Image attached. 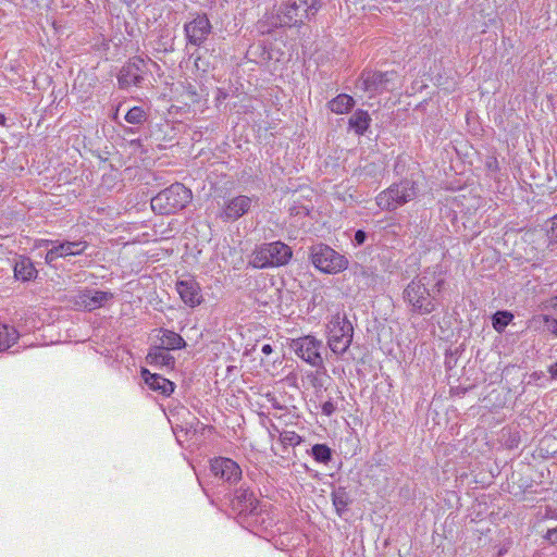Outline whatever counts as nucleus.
<instances>
[{
	"label": "nucleus",
	"mask_w": 557,
	"mask_h": 557,
	"mask_svg": "<svg viewBox=\"0 0 557 557\" xmlns=\"http://www.w3.org/2000/svg\"><path fill=\"white\" fill-rule=\"evenodd\" d=\"M187 44L201 47L212 32V25L207 15H197L184 26Z\"/></svg>",
	"instance_id": "nucleus-12"
},
{
	"label": "nucleus",
	"mask_w": 557,
	"mask_h": 557,
	"mask_svg": "<svg viewBox=\"0 0 557 557\" xmlns=\"http://www.w3.org/2000/svg\"><path fill=\"white\" fill-rule=\"evenodd\" d=\"M397 73L394 71L387 72H363L357 83V88L369 92L371 95L382 94L395 88V81Z\"/></svg>",
	"instance_id": "nucleus-8"
},
{
	"label": "nucleus",
	"mask_w": 557,
	"mask_h": 557,
	"mask_svg": "<svg viewBox=\"0 0 557 557\" xmlns=\"http://www.w3.org/2000/svg\"><path fill=\"white\" fill-rule=\"evenodd\" d=\"M550 306H552V308L557 312V296H555L554 298H552V300H550Z\"/></svg>",
	"instance_id": "nucleus-42"
},
{
	"label": "nucleus",
	"mask_w": 557,
	"mask_h": 557,
	"mask_svg": "<svg viewBox=\"0 0 557 557\" xmlns=\"http://www.w3.org/2000/svg\"><path fill=\"white\" fill-rule=\"evenodd\" d=\"M322 341L307 335L292 339L289 348L304 361L312 367H322L323 358L320 354Z\"/></svg>",
	"instance_id": "nucleus-9"
},
{
	"label": "nucleus",
	"mask_w": 557,
	"mask_h": 557,
	"mask_svg": "<svg viewBox=\"0 0 557 557\" xmlns=\"http://www.w3.org/2000/svg\"><path fill=\"white\" fill-rule=\"evenodd\" d=\"M190 58H194V65L197 71L206 73L210 67V63L205 60L199 53H191Z\"/></svg>",
	"instance_id": "nucleus-32"
},
{
	"label": "nucleus",
	"mask_w": 557,
	"mask_h": 557,
	"mask_svg": "<svg viewBox=\"0 0 557 557\" xmlns=\"http://www.w3.org/2000/svg\"><path fill=\"white\" fill-rule=\"evenodd\" d=\"M367 239V234L366 232L361 231V230H358L356 233H355V237H354V240L356 243V245H362Z\"/></svg>",
	"instance_id": "nucleus-37"
},
{
	"label": "nucleus",
	"mask_w": 557,
	"mask_h": 557,
	"mask_svg": "<svg viewBox=\"0 0 557 557\" xmlns=\"http://www.w3.org/2000/svg\"><path fill=\"white\" fill-rule=\"evenodd\" d=\"M146 73V61L139 57H134L121 69L117 76L119 85L121 88L139 86Z\"/></svg>",
	"instance_id": "nucleus-10"
},
{
	"label": "nucleus",
	"mask_w": 557,
	"mask_h": 557,
	"mask_svg": "<svg viewBox=\"0 0 557 557\" xmlns=\"http://www.w3.org/2000/svg\"><path fill=\"white\" fill-rule=\"evenodd\" d=\"M545 539L552 543H557V528L549 529L545 535Z\"/></svg>",
	"instance_id": "nucleus-38"
},
{
	"label": "nucleus",
	"mask_w": 557,
	"mask_h": 557,
	"mask_svg": "<svg viewBox=\"0 0 557 557\" xmlns=\"http://www.w3.org/2000/svg\"><path fill=\"white\" fill-rule=\"evenodd\" d=\"M546 235L548 238L547 248L554 250L557 246V215L553 216L548 223L546 228Z\"/></svg>",
	"instance_id": "nucleus-29"
},
{
	"label": "nucleus",
	"mask_w": 557,
	"mask_h": 557,
	"mask_svg": "<svg viewBox=\"0 0 557 557\" xmlns=\"http://www.w3.org/2000/svg\"><path fill=\"white\" fill-rule=\"evenodd\" d=\"M210 469L215 478L228 483H235L242 478L240 467L230 458L218 457L212 459Z\"/></svg>",
	"instance_id": "nucleus-13"
},
{
	"label": "nucleus",
	"mask_w": 557,
	"mask_h": 557,
	"mask_svg": "<svg viewBox=\"0 0 557 557\" xmlns=\"http://www.w3.org/2000/svg\"><path fill=\"white\" fill-rule=\"evenodd\" d=\"M312 456L315 461L327 463L332 459V451L330 447L324 444H315L311 448Z\"/></svg>",
	"instance_id": "nucleus-26"
},
{
	"label": "nucleus",
	"mask_w": 557,
	"mask_h": 557,
	"mask_svg": "<svg viewBox=\"0 0 557 557\" xmlns=\"http://www.w3.org/2000/svg\"><path fill=\"white\" fill-rule=\"evenodd\" d=\"M5 121V117L2 113H0V124H2Z\"/></svg>",
	"instance_id": "nucleus-43"
},
{
	"label": "nucleus",
	"mask_w": 557,
	"mask_h": 557,
	"mask_svg": "<svg viewBox=\"0 0 557 557\" xmlns=\"http://www.w3.org/2000/svg\"><path fill=\"white\" fill-rule=\"evenodd\" d=\"M113 298V294L103 290L84 289L75 297V305L88 311L103 307Z\"/></svg>",
	"instance_id": "nucleus-14"
},
{
	"label": "nucleus",
	"mask_w": 557,
	"mask_h": 557,
	"mask_svg": "<svg viewBox=\"0 0 557 557\" xmlns=\"http://www.w3.org/2000/svg\"><path fill=\"white\" fill-rule=\"evenodd\" d=\"M333 505L338 515H342L349 504V496L344 491H337L332 494Z\"/></svg>",
	"instance_id": "nucleus-28"
},
{
	"label": "nucleus",
	"mask_w": 557,
	"mask_h": 557,
	"mask_svg": "<svg viewBox=\"0 0 557 557\" xmlns=\"http://www.w3.org/2000/svg\"><path fill=\"white\" fill-rule=\"evenodd\" d=\"M512 318L513 315L508 311H497L493 315V327L500 333L509 324Z\"/></svg>",
	"instance_id": "nucleus-27"
},
{
	"label": "nucleus",
	"mask_w": 557,
	"mask_h": 557,
	"mask_svg": "<svg viewBox=\"0 0 557 557\" xmlns=\"http://www.w3.org/2000/svg\"><path fill=\"white\" fill-rule=\"evenodd\" d=\"M544 321L547 326V330L550 331L553 334L557 335V320L550 318L549 315H544Z\"/></svg>",
	"instance_id": "nucleus-35"
},
{
	"label": "nucleus",
	"mask_w": 557,
	"mask_h": 557,
	"mask_svg": "<svg viewBox=\"0 0 557 557\" xmlns=\"http://www.w3.org/2000/svg\"><path fill=\"white\" fill-rule=\"evenodd\" d=\"M302 438L294 431H283L280 433V442L284 447H295L301 443Z\"/></svg>",
	"instance_id": "nucleus-30"
},
{
	"label": "nucleus",
	"mask_w": 557,
	"mask_h": 557,
	"mask_svg": "<svg viewBox=\"0 0 557 557\" xmlns=\"http://www.w3.org/2000/svg\"><path fill=\"white\" fill-rule=\"evenodd\" d=\"M88 248V243L85 240H54L46 256L45 261L47 264L52 265L59 258L81 256Z\"/></svg>",
	"instance_id": "nucleus-11"
},
{
	"label": "nucleus",
	"mask_w": 557,
	"mask_h": 557,
	"mask_svg": "<svg viewBox=\"0 0 557 557\" xmlns=\"http://www.w3.org/2000/svg\"><path fill=\"white\" fill-rule=\"evenodd\" d=\"M147 361L150 366L164 367L174 369L175 358L164 349V347L156 346L150 349L147 355Z\"/></svg>",
	"instance_id": "nucleus-18"
},
{
	"label": "nucleus",
	"mask_w": 557,
	"mask_h": 557,
	"mask_svg": "<svg viewBox=\"0 0 557 557\" xmlns=\"http://www.w3.org/2000/svg\"><path fill=\"white\" fill-rule=\"evenodd\" d=\"M548 372L550 373V376L553 379H556L557 377V362H555L554 364H552L548 369Z\"/></svg>",
	"instance_id": "nucleus-40"
},
{
	"label": "nucleus",
	"mask_w": 557,
	"mask_h": 557,
	"mask_svg": "<svg viewBox=\"0 0 557 557\" xmlns=\"http://www.w3.org/2000/svg\"><path fill=\"white\" fill-rule=\"evenodd\" d=\"M252 205V199L248 196L239 195L225 202L219 216L224 221H236L246 214Z\"/></svg>",
	"instance_id": "nucleus-15"
},
{
	"label": "nucleus",
	"mask_w": 557,
	"mask_h": 557,
	"mask_svg": "<svg viewBox=\"0 0 557 557\" xmlns=\"http://www.w3.org/2000/svg\"><path fill=\"white\" fill-rule=\"evenodd\" d=\"M292 257L293 250L287 244L263 243L253 249L248 264L255 269L278 268L286 265Z\"/></svg>",
	"instance_id": "nucleus-2"
},
{
	"label": "nucleus",
	"mask_w": 557,
	"mask_h": 557,
	"mask_svg": "<svg viewBox=\"0 0 557 557\" xmlns=\"http://www.w3.org/2000/svg\"><path fill=\"white\" fill-rule=\"evenodd\" d=\"M125 120L131 124H141L146 120V113L140 107H133L127 111Z\"/></svg>",
	"instance_id": "nucleus-31"
},
{
	"label": "nucleus",
	"mask_w": 557,
	"mask_h": 557,
	"mask_svg": "<svg viewBox=\"0 0 557 557\" xmlns=\"http://www.w3.org/2000/svg\"><path fill=\"white\" fill-rule=\"evenodd\" d=\"M261 351L264 354V355H270L273 349H272V346L270 344H264L261 348Z\"/></svg>",
	"instance_id": "nucleus-41"
},
{
	"label": "nucleus",
	"mask_w": 557,
	"mask_h": 557,
	"mask_svg": "<svg viewBox=\"0 0 557 557\" xmlns=\"http://www.w3.org/2000/svg\"><path fill=\"white\" fill-rule=\"evenodd\" d=\"M275 27H281L280 20L277 22H272L271 24L264 20H261L257 23V30L262 35L270 34Z\"/></svg>",
	"instance_id": "nucleus-33"
},
{
	"label": "nucleus",
	"mask_w": 557,
	"mask_h": 557,
	"mask_svg": "<svg viewBox=\"0 0 557 557\" xmlns=\"http://www.w3.org/2000/svg\"><path fill=\"white\" fill-rule=\"evenodd\" d=\"M141 376L152 391L159 392L164 396H170L174 392V383L159 374L150 373L147 369H143Z\"/></svg>",
	"instance_id": "nucleus-17"
},
{
	"label": "nucleus",
	"mask_w": 557,
	"mask_h": 557,
	"mask_svg": "<svg viewBox=\"0 0 557 557\" xmlns=\"http://www.w3.org/2000/svg\"><path fill=\"white\" fill-rule=\"evenodd\" d=\"M14 275L18 280L30 281L36 277L37 270L29 258L20 257L14 265Z\"/></svg>",
	"instance_id": "nucleus-19"
},
{
	"label": "nucleus",
	"mask_w": 557,
	"mask_h": 557,
	"mask_svg": "<svg viewBox=\"0 0 557 557\" xmlns=\"http://www.w3.org/2000/svg\"><path fill=\"white\" fill-rule=\"evenodd\" d=\"M191 198L190 189L181 183H174L151 199V209L161 215L173 214L184 209Z\"/></svg>",
	"instance_id": "nucleus-3"
},
{
	"label": "nucleus",
	"mask_w": 557,
	"mask_h": 557,
	"mask_svg": "<svg viewBox=\"0 0 557 557\" xmlns=\"http://www.w3.org/2000/svg\"><path fill=\"white\" fill-rule=\"evenodd\" d=\"M176 290L183 302L190 308L199 306L203 300L200 285L193 278L178 281Z\"/></svg>",
	"instance_id": "nucleus-16"
},
{
	"label": "nucleus",
	"mask_w": 557,
	"mask_h": 557,
	"mask_svg": "<svg viewBox=\"0 0 557 557\" xmlns=\"http://www.w3.org/2000/svg\"><path fill=\"white\" fill-rule=\"evenodd\" d=\"M444 280L435 275L422 274L408 283L403 290V299L409 312L419 315L431 314L437 309V295Z\"/></svg>",
	"instance_id": "nucleus-1"
},
{
	"label": "nucleus",
	"mask_w": 557,
	"mask_h": 557,
	"mask_svg": "<svg viewBox=\"0 0 557 557\" xmlns=\"http://www.w3.org/2000/svg\"><path fill=\"white\" fill-rule=\"evenodd\" d=\"M235 497L239 503L244 504L242 510L252 511L256 509L257 499L255 497V494L248 488L237 490Z\"/></svg>",
	"instance_id": "nucleus-25"
},
{
	"label": "nucleus",
	"mask_w": 557,
	"mask_h": 557,
	"mask_svg": "<svg viewBox=\"0 0 557 557\" xmlns=\"http://www.w3.org/2000/svg\"><path fill=\"white\" fill-rule=\"evenodd\" d=\"M53 242L54 240H51V239H38L35 242V247L36 248L48 247V246L53 247Z\"/></svg>",
	"instance_id": "nucleus-39"
},
{
	"label": "nucleus",
	"mask_w": 557,
	"mask_h": 557,
	"mask_svg": "<svg viewBox=\"0 0 557 557\" xmlns=\"http://www.w3.org/2000/svg\"><path fill=\"white\" fill-rule=\"evenodd\" d=\"M18 334L14 327L0 324V352L9 349L16 341Z\"/></svg>",
	"instance_id": "nucleus-23"
},
{
	"label": "nucleus",
	"mask_w": 557,
	"mask_h": 557,
	"mask_svg": "<svg viewBox=\"0 0 557 557\" xmlns=\"http://www.w3.org/2000/svg\"><path fill=\"white\" fill-rule=\"evenodd\" d=\"M161 333L162 336L160 338V347H164L166 350L181 349L185 347L186 343L180 334L170 330H161Z\"/></svg>",
	"instance_id": "nucleus-20"
},
{
	"label": "nucleus",
	"mask_w": 557,
	"mask_h": 557,
	"mask_svg": "<svg viewBox=\"0 0 557 557\" xmlns=\"http://www.w3.org/2000/svg\"><path fill=\"white\" fill-rule=\"evenodd\" d=\"M320 9L319 0H296L285 4L277 15L281 27L301 25L306 20L315 15Z\"/></svg>",
	"instance_id": "nucleus-6"
},
{
	"label": "nucleus",
	"mask_w": 557,
	"mask_h": 557,
	"mask_svg": "<svg viewBox=\"0 0 557 557\" xmlns=\"http://www.w3.org/2000/svg\"><path fill=\"white\" fill-rule=\"evenodd\" d=\"M355 104L352 97L341 94L329 102V109L336 114L347 113Z\"/></svg>",
	"instance_id": "nucleus-21"
},
{
	"label": "nucleus",
	"mask_w": 557,
	"mask_h": 557,
	"mask_svg": "<svg viewBox=\"0 0 557 557\" xmlns=\"http://www.w3.org/2000/svg\"><path fill=\"white\" fill-rule=\"evenodd\" d=\"M310 258L318 270L330 274L344 271L348 264L344 256L324 244L312 246Z\"/></svg>",
	"instance_id": "nucleus-7"
},
{
	"label": "nucleus",
	"mask_w": 557,
	"mask_h": 557,
	"mask_svg": "<svg viewBox=\"0 0 557 557\" xmlns=\"http://www.w3.org/2000/svg\"><path fill=\"white\" fill-rule=\"evenodd\" d=\"M322 413L330 417L336 411V405L332 400H327L321 406Z\"/></svg>",
	"instance_id": "nucleus-34"
},
{
	"label": "nucleus",
	"mask_w": 557,
	"mask_h": 557,
	"mask_svg": "<svg viewBox=\"0 0 557 557\" xmlns=\"http://www.w3.org/2000/svg\"><path fill=\"white\" fill-rule=\"evenodd\" d=\"M370 115L367 111L357 110L349 119V126L359 135L364 134L370 125Z\"/></svg>",
	"instance_id": "nucleus-22"
},
{
	"label": "nucleus",
	"mask_w": 557,
	"mask_h": 557,
	"mask_svg": "<svg viewBox=\"0 0 557 557\" xmlns=\"http://www.w3.org/2000/svg\"><path fill=\"white\" fill-rule=\"evenodd\" d=\"M417 193V184L413 181L404 180L381 191L375 201L382 210L394 211L414 199Z\"/></svg>",
	"instance_id": "nucleus-5"
},
{
	"label": "nucleus",
	"mask_w": 557,
	"mask_h": 557,
	"mask_svg": "<svg viewBox=\"0 0 557 557\" xmlns=\"http://www.w3.org/2000/svg\"><path fill=\"white\" fill-rule=\"evenodd\" d=\"M485 166L487 168V170L490 172L498 171V160H497V158L494 157V156L487 157V159L485 161Z\"/></svg>",
	"instance_id": "nucleus-36"
},
{
	"label": "nucleus",
	"mask_w": 557,
	"mask_h": 557,
	"mask_svg": "<svg viewBox=\"0 0 557 557\" xmlns=\"http://www.w3.org/2000/svg\"><path fill=\"white\" fill-rule=\"evenodd\" d=\"M380 172V164L375 162H367L363 165H359L354 171V176L358 177L359 180L375 178L379 176Z\"/></svg>",
	"instance_id": "nucleus-24"
},
{
	"label": "nucleus",
	"mask_w": 557,
	"mask_h": 557,
	"mask_svg": "<svg viewBox=\"0 0 557 557\" xmlns=\"http://www.w3.org/2000/svg\"><path fill=\"white\" fill-rule=\"evenodd\" d=\"M354 327L345 314L336 313L326 323V338L335 355L347 351L352 342Z\"/></svg>",
	"instance_id": "nucleus-4"
}]
</instances>
